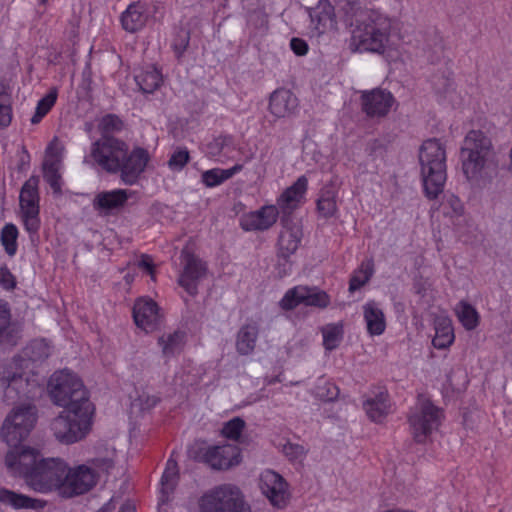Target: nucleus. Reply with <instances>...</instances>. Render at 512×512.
<instances>
[{
  "label": "nucleus",
  "instance_id": "f257e3e1",
  "mask_svg": "<svg viewBox=\"0 0 512 512\" xmlns=\"http://www.w3.org/2000/svg\"><path fill=\"white\" fill-rule=\"evenodd\" d=\"M9 473L24 479L35 492L47 494L58 491L61 495L65 480L66 462L60 458H44L31 447L9 450L5 456Z\"/></svg>",
  "mask_w": 512,
  "mask_h": 512
},
{
  "label": "nucleus",
  "instance_id": "f03ea898",
  "mask_svg": "<svg viewBox=\"0 0 512 512\" xmlns=\"http://www.w3.org/2000/svg\"><path fill=\"white\" fill-rule=\"evenodd\" d=\"M462 170L468 180L479 181L497 167V154L493 143L481 130H471L463 140L460 150Z\"/></svg>",
  "mask_w": 512,
  "mask_h": 512
},
{
  "label": "nucleus",
  "instance_id": "7ed1b4c3",
  "mask_svg": "<svg viewBox=\"0 0 512 512\" xmlns=\"http://www.w3.org/2000/svg\"><path fill=\"white\" fill-rule=\"evenodd\" d=\"M42 389L40 377L23 367L21 361L13 359L0 364V394L5 402L34 399Z\"/></svg>",
  "mask_w": 512,
  "mask_h": 512
},
{
  "label": "nucleus",
  "instance_id": "20e7f679",
  "mask_svg": "<svg viewBox=\"0 0 512 512\" xmlns=\"http://www.w3.org/2000/svg\"><path fill=\"white\" fill-rule=\"evenodd\" d=\"M391 30V20L377 10L367 12L353 29L350 48L358 52L384 53Z\"/></svg>",
  "mask_w": 512,
  "mask_h": 512
},
{
  "label": "nucleus",
  "instance_id": "39448f33",
  "mask_svg": "<svg viewBox=\"0 0 512 512\" xmlns=\"http://www.w3.org/2000/svg\"><path fill=\"white\" fill-rule=\"evenodd\" d=\"M421 177L427 198L436 199L447 179L446 150L438 139L423 142L419 151Z\"/></svg>",
  "mask_w": 512,
  "mask_h": 512
},
{
  "label": "nucleus",
  "instance_id": "423d86ee",
  "mask_svg": "<svg viewBox=\"0 0 512 512\" xmlns=\"http://www.w3.org/2000/svg\"><path fill=\"white\" fill-rule=\"evenodd\" d=\"M94 407L65 408L50 424L55 439L62 444H73L82 440L90 430Z\"/></svg>",
  "mask_w": 512,
  "mask_h": 512
},
{
  "label": "nucleus",
  "instance_id": "0eeeda50",
  "mask_svg": "<svg viewBox=\"0 0 512 512\" xmlns=\"http://www.w3.org/2000/svg\"><path fill=\"white\" fill-rule=\"evenodd\" d=\"M113 465L110 458H95L88 464L74 468H70L66 463L61 496L71 498L88 492L96 485L100 474L108 472Z\"/></svg>",
  "mask_w": 512,
  "mask_h": 512
},
{
  "label": "nucleus",
  "instance_id": "6e6552de",
  "mask_svg": "<svg viewBox=\"0 0 512 512\" xmlns=\"http://www.w3.org/2000/svg\"><path fill=\"white\" fill-rule=\"evenodd\" d=\"M48 386L51 399L58 406L80 408L86 403L93 407L82 381L69 370L55 372L51 376Z\"/></svg>",
  "mask_w": 512,
  "mask_h": 512
},
{
  "label": "nucleus",
  "instance_id": "1a4fd4ad",
  "mask_svg": "<svg viewBox=\"0 0 512 512\" xmlns=\"http://www.w3.org/2000/svg\"><path fill=\"white\" fill-rule=\"evenodd\" d=\"M37 421V410L34 405L27 404L14 408L5 418L0 436L10 450L25 447L20 443L25 440Z\"/></svg>",
  "mask_w": 512,
  "mask_h": 512
},
{
  "label": "nucleus",
  "instance_id": "9d476101",
  "mask_svg": "<svg viewBox=\"0 0 512 512\" xmlns=\"http://www.w3.org/2000/svg\"><path fill=\"white\" fill-rule=\"evenodd\" d=\"M128 145L115 137H100L92 143L90 154L84 158L85 163L96 164L109 172H119L121 161L127 156Z\"/></svg>",
  "mask_w": 512,
  "mask_h": 512
},
{
  "label": "nucleus",
  "instance_id": "9b49d317",
  "mask_svg": "<svg viewBox=\"0 0 512 512\" xmlns=\"http://www.w3.org/2000/svg\"><path fill=\"white\" fill-rule=\"evenodd\" d=\"M201 512H250L240 489L232 484L219 485L200 499Z\"/></svg>",
  "mask_w": 512,
  "mask_h": 512
},
{
  "label": "nucleus",
  "instance_id": "f8f14e48",
  "mask_svg": "<svg viewBox=\"0 0 512 512\" xmlns=\"http://www.w3.org/2000/svg\"><path fill=\"white\" fill-rule=\"evenodd\" d=\"M443 412L428 399H419L409 415V423L416 442L424 443L438 429Z\"/></svg>",
  "mask_w": 512,
  "mask_h": 512
},
{
  "label": "nucleus",
  "instance_id": "ddd939ff",
  "mask_svg": "<svg viewBox=\"0 0 512 512\" xmlns=\"http://www.w3.org/2000/svg\"><path fill=\"white\" fill-rule=\"evenodd\" d=\"M39 177L31 176L22 186L19 195L21 218L26 231L36 234L40 229Z\"/></svg>",
  "mask_w": 512,
  "mask_h": 512
},
{
  "label": "nucleus",
  "instance_id": "4468645a",
  "mask_svg": "<svg viewBox=\"0 0 512 512\" xmlns=\"http://www.w3.org/2000/svg\"><path fill=\"white\" fill-rule=\"evenodd\" d=\"M300 304L325 308L329 304V296L316 287L296 286L289 289L280 301V306L285 310H291Z\"/></svg>",
  "mask_w": 512,
  "mask_h": 512
},
{
  "label": "nucleus",
  "instance_id": "2eb2a0df",
  "mask_svg": "<svg viewBox=\"0 0 512 512\" xmlns=\"http://www.w3.org/2000/svg\"><path fill=\"white\" fill-rule=\"evenodd\" d=\"M303 237L302 227L299 223L287 218L282 220V228L277 241V257L284 261L283 273L286 274V265L289 258L299 248Z\"/></svg>",
  "mask_w": 512,
  "mask_h": 512
},
{
  "label": "nucleus",
  "instance_id": "dca6fc26",
  "mask_svg": "<svg viewBox=\"0 0 512 512\" xmlns=\"http://www.w3.org/2000/svg\"><path fill=\"white\" fill-rule=\"evenodd\" d=\"M183 270L178 279L179 285L194 296L198 292L199 281L206 275V266L201 259L188 250L181 253Z\"/></svg>",
  "mask_w": 512,
  "mask_h": 512
},
{
  "label": "nucleus",
  "instance_id": "f3484780",
  "mask_svg": "<svg viewBox=\"0 0 512 512\" xmlns=\"http://www.w3.org/2000/svg\"><path fill=\"white\" fill-rule=\"evenodd\" d=\"M360 100L362 111L372 119L387 116L395 103L392 93L381 88L362 92Z\"/></svg>",
  "mask_w": 512,
  "mask_h": 512
},
{
  "label": "nucleus",
  "instance_id": "a211bd4d",
  "mask_svg": "<svg viewBox=\"0 0 512 512\" xmlns=\"http://www.w3.org/2000/svg\"><path fill=\"white\" fill-rule=\"evenodd\" d=\"M259 487L273 506L284 508L287 505L289 500L287 483L280 474L272 470L263 471L260 475Z\"/></svg>",
  "mask_w": 512,
  "mask_h": 512
},
{
  "label": "nucleus",
  "instance_id": "6ab92c4d",
  "mask_svg": "<svg viewBox=\"0 0 512 512\" xmlns=\"http://www.w3.org/2000/svg\"><path fill=\"white\" fill-rule=\"evenodd\" d=\"M202 459L214 470H227L238 465L241 461L240 450L230 444L208 447Z\"/></svg>",
  "mask_w": 512,
  "mask_h": 512
},
{
  "label": "nucleus",
  "instance_id": "aec40b11",
  "mask_svg": "<svg viewBox=\"0 0 512 512\" xmlns=\"http://www.w3.org/2000/svg\"><path fill=\"white\" fill-rule=\"evenodd\" d=\"M278 208L266 205L256 211L243 214L239 219L240 227L246 232L266 231L277 221Z\"/></svg>",
  "mask_w": 512,
  "mask_h": 512
},
{
  "label": "nucleus",
  "instance_id": "412c9836",
  "mask_svg": "<svg viewBox=\"0 0 512 512\" xmlns=\"http://www.w3.org/2000/svg\"><path fill=\"white\" fill-rule=\"evenodd\" d=\"M149 160L148 152L143 148H135L124 160L121 161V179L124 183L134 184L140 174L145 170Z\"/></svg>",
  "mask_w": 512,
  "mask_h": 512
},
{
  "label": "nucleus",
  "instance_id": "4be33fe9",
  "mask_svg": "<svg viewBox=\"0 0 512 512\" xmlns=\"http://www.w3.org/2000/svg\"><path fill=\"white\" fill-rule=\"evenodd\" d=\"M135 324L145 331H152L159 320L158 306L151 299H139L133 307Z\"/></svg>",
  "mask_w": 512,
  "mask_h": 512
},
{
  "label": "nucleus",
  "instance_id": "5701e85b",
  "mask_svg": "<svg viewBox=\"0 0 512 512\" xmlns=\"http://www.w3.org/2000/svg\"><path fill=\"white\" fill-rule=\"evenodd\" d=\"M298 107L297 97L287 89L275 90L269 99V111L276 118L292 115Z\"/></svg>",
  "mask_w": 512,
  "mask_h": 512
},
{
  "label": "nucleus",
  "instance_id": "b1692460",
  "mask_svg": "<svg viewBox=\"0 0 512 512\" xmlns=\"http://www.w3.org/2000/svg\"><path fill=\"white\" fill-rule=\"evenodd\" d=\"M308 179L300 176L290 187H288L278 198L277 205L283 211H290L298 207L307 191Z\"/></svg>",
  "mask_w": 512,
  "mask_h": 512
},
{
  "label": "nucleus",
  "instance_id": "393cba45",
  "mask_svg": "<svg viewBox=\"0 0 512 512\" xmlns=\"http://www.w3.org/2000/svg\"><path fill=\"white\" fill-rule=\"evenodd\" d=\"M363 408L369 419L374 422H381L387 416L390 410L387 391L379 390L372 396H369L363 402Z\"/></svg>",
  "mask_w": 512,
  "mask_h": 512
},
{
  "label": "nucleus",
  "instance_id": "a878e982",
  "mask_svg": "<svg viewBox=\"0 0 512 512\" xmlns=\"http://www.w3.org/2000/svg\"><path fill=\"white\" fill-rule=\"evenodd\" d=\"M259 336V326L256 323H247L240 327L236 334L235 347L239 355L248 356L256 348Z\"/></svg>",
  "mask_w": 512,
  "mask_h": 512
},
{
  "label": "nucleus",
  "instance_id": "bb28decb",
  "mask_svg": "<svg viewBox=\"0 0 512 512\" xmlns=\"http://www.w3.org/2000/svg\"><path fill=\"white\" fill-rule=\"evenodd\" d=\"M145 8L140 3H132L121 15L122 27L127 32H136L144 27L147 21Z\"/></svg>",
  "mask_w": 512,
  "mask_h": 512
},
{
  "label": "nucleus",
  "instance_id": "cd10ccee",
  "mask_svg": "<svg viewBox=\"0 0 512 512\" xmlns=\"http://www.w3.org/2000/svg\"><path fill=\"white\" fill-rule=\"evenodd\" d=\"M0 503L9 505L14 509H36L42 508L45 505V501L34 499L6 488H0Z\"/></svg>",
  "mask_w": 512,
  "mask_h": 512
},
{
  "label": "nucleus",
  "instance_id": "c85d7f7f",
  "mask_svg": "<svg viewBox=\"0 0 512 512\" xmlns=\"http://www.w3.org/2000/svg\"><path fill=\"white\" fill-rule=\"evenodd\" d=\"M309 15L319 32H324L334 24V7L328 0L319 1L316 7L310 9Z\"/></svg>",
  "mask_w": 512,
  "mask_h": 512
},
{
  "label": "nucleus",
  "instance_id": "c756f323",
  "mask_svg": "<svg viewBox=\"0 0 512 512\" xmlns=\"http://www.w3.org/2000/svg\"><path fill=\"white\" fill-rule=\"evenodd\" d=\"M135 81L142 93H153L162 84L161 72L154 66L142 68L134 76Z\"/></svg>",
  "mask_w": 512,
  "mask_h": 512
},
{
  "label": "nucleus",
  "instance_id": "7c9ffc66",
  "mask_svg": "<svg viewBox=\"0 0 512 512\" xmlns=\"http://www.w3.org/2000/svg\"><path fill=\"white\" fill-rule=\"evenodd\" d=\"M367 330L371 335H381L385 331L386 322L383 311L377 303L370 301L363 306Z\"/></svg>",
  "mask_w": 512,
  "mask_h": 512
},
{
  "label": "nucleus",
  "instance_id": "2f4dec72",
  "mask_svg": "<svg viewBox=\"0 0 512 512\" xmlns=\"http://www.w3.org/2000/svg\"><path fill=\"white\" fill-rule=\"evenodd\" d=\"M185 339V332L180 330L160 336L158 338V345L161 347L163 356L170 359L179 354L185 345Z\"/></svg>",
  "mask_w": 512,
  "mask_h": 512
},
{
  "label": "nucleus",
  "instance_id": "473e14b6",
  "mask_svg": "<svg viewBox=\"0 0 512 512\" xmlns=\"http://www.w3.org/2000/svg\"><path fill=\"white\" fill-rule=\"evenodd\" d=\"M128 199L125 190H113L101 192L94 199V207L97 210L109 212L121 208Z\"/></svg>",
  "mask_w": 512,
  "mask_h": 512
},
{
  "label": "nucleus",
  "instance_id": "72a5a7b5",
  "mask_svg": "<svg viewBox=\"0 0 512 512\" xmlns=\"http://www.w3.org/2000/svg\"><path fill=\"white\" fill-rule=\"evenodd\" d=\"M61 161L56 155H47L43 161V177L55 194H61Z\"/></svg>",
  "mask_w": 512,
  "mask_h": 512
},
{
  "label": "nucleus",
  "instance_id": "f704fd0d",
  "mask_svg": "<svg viewBox=\"0 0 512 512\" xmlns=\"http://www.w3.org/2000/svg\"><path fill=\"white\" fill-rule=\"evenodd\" d=\"M454 341V332L451 320L447 317H439L435 320V336L432 344L437 349H446Z\"/></svg>",
  "mask_w": 512,
  "mask_h": 512
},
{
  "label": "nucleus",
  "instance_id": "c9c22d12",
  "mask_svg": "<svg viewBox=\"0 0 512 512\" xmlns=\"http://www.w3.org/2000/svg\"><path fill=\"white\" fill-rule=\"evenodd\" d=\"M242 169V164H235L233 167L229 169H210L202 174V182L207 187H215L222 184L224 181L232 178L236 173L240 172Z\"/></svg>",
  "mask_w": 512,
  "mask_h": 512
},
{
  "label": "nucleus",
  "instance_id": "e433bc0d",
  "mask_svg": "<svg viewBox=\"0 0 512 512\" xmlns=\"http://www.w3.org/2000/svg\"><path fill=\"white\" fill-rule=\"evenodd\" d=\"M178 480V465L173 459H168L166 468L161 478V501L165 502L170 493L173 492Z\"/></svg>",
  "mask_w": 512,
  "mask_h": 512
},
{
  "label": "nucleus",
  "instance_id": "4c0bfd02",
  "mask_svg": "<svg viewBox=\"0 0 512 512\" xmlns=\"http://www.w3.org/2000/svg\"><path fill=\"white\" fill-rule=\"evenodd\" d=\"M244 428L245 421L240 417H234L233 419L224 423L221 433L225 438L229 440L236 441L242 445H248V438L242 435Z\"/></svg>",
  "mask_w": 512,
  "mask_h": 512
},
{
  "label": "nucleus",
  "instance_id": "58836bf2",
  "mask_svg": "<svg viewBox=\"0 0 512 512\" xmlns=\"http://www.w3.org/2000/svg\"><path fill=\"white\" fill-rule=\"evenodd\" d=\"M317 210L324 218H330L337 212L336 192L332 188H324L317 201Z\"/></svg>",
  "mask_w": 512,
  "mask_h": 512
},
{
  "label": "nucleus",
  "instance_id": "ea45409f",
  "mask_svg": "<svg viewBox=\"0 0 512 512\" xmlns=\"http://www.w3.org/2000/svg\"><path fill=\"white\" fill-rule=\"evenodd\" d=\"M18 235V228L13 223L5 224L1 229L0 242L9 256H14L17 252Z\"/></svg>",
  "mask_w": 512,
  "mask_h": 512
},
{
  "label": "nucleus",
  "instance_id": "a19ab883",
  "mask_svg": "<svg viewBox=\"0 0 512 512\" xmlns=\"http://www.w3.org/2000/svg\"><path fill=\"white\" fill-rule=\"evenodd\" d=\"M455 311L459 321L467 330L476 328L479 322V315L474 307L465 301H461Z\"/></svg>",
  "mask_w": 512,
  "mask_h": 512
},
{
  "label": "nucleus",
  "instance_id": "79ce46f5",
  "mask_svg": "<svg viewBox=\"0 0 512 512\" xmlns=\"http://www.w3.org/2000/svg\"><path fill=\"white\" fill-rule=\"evenodd\" d=\"M324 347L331 351L337 348L343 338L341 325L329 324L322 329Z\"/></svg>",
  "mask_w": 512,
  "mask_h": 512
},
{
  "label": "nucleus",
  "instance_id": "37998d69",
  "mask_svg": "<svg viewBox=\"0 0 512 512\" xmlns=\"http://www.w3.org/2000/svg\"><path fill=\"white\" fill-rule=\"evenodd\" d=\"M25 354L33 362L43 361L50 356L51 348L43 339L34 340L27 346Z\"/></svg>",
  "mask_w": 512,
  "mask_h": 512
},
{
  "label": "nucleus",
  "instance_id": "c03bdc74",
  "mask_svg": "<svg viewBox=\"0 0 512 512\" xmlns=\"http://www.w3.org/2000/svg\"><path fill=\"white\" fill-rule=\"evenodd\" d=\"M57 99V91L51 90L47 95L39 100L35 114L31 118L32 124H38L42 118L51 110Z\"/></svg>",
  "mask_w": 512,
  "mask_h": 512
},
{
  "label": "nucleus",
  "instance_id": "a18cd8bd",
  "mask_svg": "<svg viewBox=\"0 0 512 512\" xmlns=\"http://www.w3.org/2000/svg\"><path fill=\"white\" fill-rule=\"evenodd\" d=\"M122 128V120L114 114L104 116L99 123L101 137H112L111 134L121 131Z\"/></svg>",
  "mask_w": 512,
  "mask_h": 512
},
{
  "label": "nucleus",
  "instance_id": "49530a36",
  "mask_svg": "<svg viewBox=\"0 0 512 512\" xmlns=\"http://www.w3.org/2000/svg\"><path fill=\"white\" fill-rule=\"evenodd\" d=\"M12 120L11 96L5 91L0 92V128H6Z\"/></svg>",
  "mask_w": 512,
  "mask_h": 512
},
{
  "label": "nucleus",
  "instance_id": "de8ad7c7",
  "mask_svg": "<svg viewBox=\"0 0 512 512\" xmlns=\"http://www.w3.org/2000/svg\"><path fill=\"white\" fill-rule=\"evenodd\" d=\"M189 159L188 150L178 148L172 153L168 165L172 170H181L188 163Z\"/></svg>",
  "mask_w": 512,
  "mask_h": 512
},
{
  "label": "nucleus",
  "instance_id": "09e8293b",
  "mask_svg": "<svg viewBox=\"0 0 512 512\" xmlns=\"http://www.w3.org/2000/svg\"><path fill=\"white\" fill-rule=\"evenodd\" d=\"M190 41V32L185 29H181L176 35L173 42V49L177 57H181L186 51Z\"/></svg>",
  "mask_w": 512,
  "mask_h": 512
},
{
  "label": "nucleus",
  "instance_id": "8fccbe9b",
  "mask_svg": "<svg viewBox=\"0 0 512 512\" xmlns=\"http://www.w3.org/2000/svg\"><path fill=\"white\" fill-rule=\"evenodd\" d=\"M231 142V138L227 136H220L213 139L206 146V153L210 157H217L221 154L224 147L227 146Z\"/></svg>",
  "mask_w": 512,
  "mask_h": 512
},
{
  "label": "nucleus",
  "instance_id": "3c124183",
  "mask_svg": "<svg viewBox=\"0 0 512 512\" xmlns=\"http://www.w3.org/2000/svg\"><path fill=\"white\" fill-rule=\"evenodd\" d=\"M371 275V271H368L367 269H361L355 272L349 282V291L355 292L356 290L360 289L369 281Z\"/></svg>",
  "mask_w": 512,
  "mask_h": 512
},
{
  "label": "nucleus",
  "instance_id": "603ef678",
  "mask_svg": "<svg viewBox=\"0 0 512 512\" xmlns=\"http://www.w3.org/2000/svg\"><path fill=\"white\" fill-rule=\"evenodd\" d=\"M283 453L290 460H298L305 456L306 450L302 445L288 442L283 446Z\"/></svg>",
  "mask_w": 512,
  "mask_h": 512
},
{
  "label": "nucleus",
  "instance_id": "864d4df0",
  "mask_svg": "<svg viewBox=\"0 0 512 512\" xmlns=\"http://www.w3.org/2000/svg\"><path fill=\"white\" fill-rule=\"evenodd\" d=\"M10 312L5 304H0V339L4 340L10 327Z\"/></svg>",
  "mask_w": 512,
  "mask_h": 512
},
{
  "label": "nucleus",
  "instance_id": "5fc2aeb1",
  "mask_svg": "<svg viewBox=\"0 0 512 512\" xmlns=\"http://www.w3.org/2000/svg\"><path fill=\"white\" fill-rule=\"evenodd\" d=\"M0 286L6 290H12L16 286V279L6 267H0Z\"/></svg>",
  "mask_w": 512,
  "mask_h": 512
},
{
  "label": "nucleus",
  "instance_id": "6e6d98bb",
  "mask_svg": "<svg viewBox=\"0 0 512 512\" xmlns=\"http://www.w3.org/2000/svg\"><path fill=\"white\" fill-rule=\"evenodd\" d=\"M290 47L292 51L298 56H303L308 52L307 43L300 38H292L290 41Z\"/></svg>",
  "mask_w": 512,
  "mask_h": 512
},
{
  "label": "nucleus",
  "instance_id": "4d7b16f0",
  "mask_svg": "<svg viewBox=\"0 0 512 512\" xmlns=\"http://www.w3.org/2000/svg\"><path fill=\"white\" fill-rule=\"evenodd\" d=\"M138 266L146 270L149 274L153 275L154 265L150 256L142 255L140 261L138 262Z\"/></svg>",
  "mask_w": 512,
  "mask_h": 512
},
{
  "label": "nucleus",
  "instance_id": "13d9d810",
  "mask_svg": "<svg viewBox=\"0 0 512 512\" xmlns=\"http://www.w3.org/2000/svg\"><path fill=\"white\" fill-rule=\"evenodd\" d=\"M139 400L144 409H150L158 403L159 398L156 396L142 395L139 397Z\"/></svg>",
  "mask_w": 512,
  "mask_h": 512
},
{
  "label": "nucleus",
  "instance_id": "bf43d9fd",
  "mask_svg": "<svg viewBox=\"0 0 512 512\" xmlns=\"http://www.w3.org/2000/svg\"><path fill=\"white\" fill-rule=\"evenodd\" d=\"M442 52H443V46L441 44V41L439 40L438 43L435 45V50H434V56L432 57V62L438 60L440 58V56L442 55Z\"/></svg>",
  "mask_w": 512,
  "mask_h": 512
},
{
  "label": "nucleus",
  "instance_id": "052dcab7",
  "mask_svg": "<svg viewBox=\"0 0 512 512\" xmlns=\"http://www.w3.org/2000/svg\"><path fill=\"white\" fill-rule=\"evenodd\" d=\"M119 512H135V509L130 505H126L122 506Z\"/></svg>",
  "mask_w": 512,
  "mask_h": 512
},
{
  "label": "nucleus",
  "instance_id": "680f3d73",
  "mask_svg": "<svg viewBox=\"0 0 512 512\" xmlns=\"http://www.w3.org/2000/svg\"><path fill=\"white\" fill-rule=\"evenodd\" d=\"M111 511H112V507L108 503L105 506H103L98 512H111Z\"/></svg>",
  "mask_w": 512,
  "mask_h": 512
},
{
  "label": "nucleus",
  "instance_id": "e2e57ef3",
  "mask_svg": "<svg viewBox=\"0 0 512 512\" xmlns=\"http://www.w3.org/2000/svg\"><path fill=\"white\" fill-rule=\"evenodd\" d=\"M385 512H413L411 510H401V509H392V510H387Z\"/></svg>",
  "mask_w": 512,
  "mask_h": 512
},
{
  "label": "nucleus",
  "instance_id": "0e129e2a",
  "mask_svg": "<svg viewBox=\"0 0 512 512\" xmlns=\"http://www.w3.org/2000/svg\"><path fill=\"white\" fill-rule=\"evenodd\" d=\"M510 164H509V170L512 171V147H511V150H510Z\"/></svg>",
  "mask_w": 512,
  "mask_h": 512
},
{
  "label": "nucleus",
  "instance_id": "69168bd1",
  "mask_svg": "<svg viewBox=\"0 0 512 512\" xmlns=\"http://www.w3.org/2000/svg\"><path fill=\"white\" fill-rule=\"evenodd\" d=\"M277 382V379L270 380V383Z\"/></svg>",
  "mask_w": 512,
  "mask_h": 512
},
{
  "label": "nucleus",
  "instance_id": "338daca9",
  "mask_svg": "<svg viewBox=\"0 0 512 512\" xmlns=\"http://www.w3.org/2000/svg\"><path fill=\"white\" fill-rule=\"evenodd\" d=\"M277 382V379L270 380V383Z\"/></svg>",
  "mask_w": 512,
  "mask_h": 512
},
{
  "label": "nucleus",
  "instance_id": "774afa93",
  "mask_svg": "<svg viewBox=\"0 0 512 512\" xmlns=\"http://www.w3.org/2000/svg\"><path fill=\"white\" fill-rule=\"evenodd\" d=\"M277 382V379L270 380V383Z\"/></svg>",
  "mask_w": 512,
  "mask_h": 512
}]
</instances>
